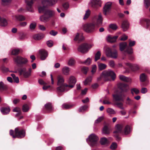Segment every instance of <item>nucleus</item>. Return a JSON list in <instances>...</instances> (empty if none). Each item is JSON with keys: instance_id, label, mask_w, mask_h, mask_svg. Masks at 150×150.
Masks as SVG:
<instances>
[{"instance_id": "f257e3e1", "label": "nucleus", "mask_w": 150, "mask_h": 150, "mask_svg": "<svg viewBox=\"0 0 150 150\" xmlns=\"http://www.w3.org/2000/svg\"><path fill=\"white\" fill-rule=\"evenodd\" d=\"M13 60L15 64L18 67H20L18 70L20 75H22L25 78H28L31 76L32 69L30 68L27 70L26 68L23 67L27 64L28 61L27 59L20 56H18L13 57Z\"/></svg>"}, {"instance_id": "f03ea898", "label": "nucleus", "mask_w": 150, "mask_h": 150, "mask_svg": "<svg viewBox=\"0 0 150 150\" xmlns=\"http://www.w3.org/2000/svg\"><path fill=\"white\" fill-rule=\"evenodd\" d=\"M118 88L119 91L112 95L115 103L117 102L123 101L124 98L126 95L125 93L129 89L127 84L122 83L119 84Z\"/></svg>"}, {"instance_id": "7ed1b4c3", "label": "nucleus", "mask_w": 150, "mask_h": 150, "mask_svg": "<svg viewBox=\"0 0 150 150\" xmlns=\"http://www.w3.org/2000/svg\"><path fill=\"white\" fill-rule=\"evenodd\" d=\"M131 131V129L129 125H126L123 128V126L122 125L117 124L116 126V130L113 133L115 134L114 136L116 140H120L121 139V138L119 136L120 134L127 135L130 133Z\"/></svg>"}, {"instance_id": "20e7f679", "label": "nucleus", "mask_w": 150, "mask_h": 150, "mask_svg": "<svg viewBox=\"0 0 150 150\" xmlns=\"http://www.w3.org/2000/svg\"><path fill=\"white\" fill-rule=\"evenodd\" d=\"M38 9L39 13H44V15L40 18L41 21L44 22L47 21L50 18L54 16L55 12L54 11L45 8L44 7H39Z\"/></svg>"}, {"instance_id": "39448f33", "label": "nucleus", "mask_w": 150, "mask_h": 150, "mask_svg": "<svg viewBox=\"0 0 150 150\" xmlns=\"http://www.w3.org/2000/svg\"><path fill=\"white\" fill-rule=\"evenodd\" d=\"M115 74L112 71L105 70L103 71L100 76L97 78V80L100 81L103 79L105 81H108L110 80L111 79L114 80L115 79Z\"/></svg>"}, {"instance_id": "423d86ee", "label": "nucleus", "mask_w": 150, "mask_h": 150, "mask_svg": "<svg viewBox=\"0 0 150 150\" xmlns=\"http://www.w3.org/2000/svg\"><path fill=\"white\" fill-rule=\"evenodd\" d=\"M57 85L59 86L57 88L58 92H62L68 90V85L64 83V80L63 76L61 75H58L57 77Z\"/></svg>"}, {"instance_id": "0eeeda50", "label": "nucleus", "mask_w": 150, "mask_h": 150, "mask_svg": "<svg viewBox=\"0 0 150 150\" xmlns=\"http://www.w3.org/2000/svg\"><path fill=\"white\" fill-rule=\"evenodd\" d=\"M10 134L13 138L17 137L18 138H21L24 137L25 136V132L23 129H19L18 128H16L14 131L13 130L10 131Z\"/></svg>"}, {"instance_id": "6e6552de", "label": "nucleus", "mask_w": 150, "mask_h": 150, "mask_svg": "<svg viewBox=\"0 0 150 150\" xmlns=\"http://www.w3.org/2000/svg\"><path fill=\"white\" fill-rule=\"evenodd\" d=\"M92 46V45H91L84 43L79 46L78 50L79 51L82 53H85L87 52Z\"/></svg>"}, {"instance_id": "1a4fd4ad", "label": "nucleus", "mask_w": 150, "mask_h": 150, "mask_svg": "<svg viewBox=\"0 0 150 150\" xmlns=\"http://www.w3.org/2000/svg\"><path fill=\"white\" fill-rule=\"evenodd\" d=\"M95 25L93 23H89L85 24L83 26L85 31L88 33H92L95 30Z\"/></svg>"}, {"instance_id": "9d476101", "label": "nucleus", "mask_w": 150, "mask_h": 150, "mask_svg": "<svg viewBox=\"0 0 150 150\" xmlns=\"http://www.w3.org/2000/svg\"><path fill=\"white\" fill-rule=\"evenodd\" d=\"M90 145L93 147L96 146L99 138L95 134H92L89 137Z\"/></svg>"}, {"instance_id": "9b49d317", "label": "nucleus", "mask_w": 150, "mask_h": 150, "mask_svg": "<svg viewBox=\"0 0 150 150\" xmlns=\"http://www.w3.org/2000/svg\"><path fill=\"white\" fill-rule=\"evenodd\" d=\"M106 54L107 56L110 57L112 58H117L118 54L117 51L115 50H112L109 48H107L106 49Z\"/></svg>"}, {"instance_id": "f8f14e48", "label": "nucleus", "mask_w": 150, "mask_h": 150, "mask_svg": "<svg viewBox=\"0 0 150 150\" xmlns=\"http://www.w3.org/2000/svg\"><path fill=\"white\" fill-rule=\"evenodd\" d=\"M57 2V0H42V6L39 7H44L46 8L47 6H50L55 4Z\"/></svg>"}, {"instance_id": "ddd939ff", "label": "nucleus", "mask_w": 150, "mask_h": 150, "mask_svg": "<svg viewBox=\"0 0 150 150\" xmlns=\"http://www.w3.org/2000/svg\"><path fill=\"white\" fill-rule=\"evenodd\" d=\"M135 44V41L130 40L129 42V46H127V48L125 50V52L129 54H132L133 53V50L132 47Z\"/></svg>"}, {"instance_id": "4468645a", "label": "nucleus", "mask_w": 150, "mask_h": 150, "mask_svg": "<svg viewBox=\"0 0 150 150\" xmlns=\"http://www.w3.org/2000/svg\"><path fill=\"white\" fill-rule=\"evenodd\" d=\"M129 24L127 20H124L122 21L121 24V28L123 31H127L129 29Z\"/></svg>"}, {"instance_id": "2eb2a0df", "label": "nucleus", "mask_w": 150, "mask_h": 150, "mask_svg": "<svg viewBox=\"0 0 150 150\" xmlns=\"http://www.w3.org/2000/svg\"><path fill=\"white\" fill-rule=\"evenodd\" d=\"M101 1L100 0H92L91 1V6L94 9H97L101 6Z\"/></svg>"}, {"instance_id": "dca6fc26", "label": "nucleus", "mask_w": 150, "mask_h": 150, "mask_svg": "<svg viewBox=\"0 0 150 150\" xmlns=\"http://www.w3.org/2000/svg\"><path fill=\"white\" fill-rule=\"evenodd\" d=\"M76 82V80L75 77L73 76H71L70 77L69 80V84L68 85V89H69L68 88H73Z\"/></svg>"}, {"instance_id": "f3484780", "label": "nucleus", "mask_w": 150, "mask_h": 150, "mask_svg": "<svg viewBox=\"0 0 150 150\" xmlns=\"http://www.w3.org/2000/svg\"><path fill=\"white\" fill-rule=\"evenodd\" d=\"M112 3L109 2L107 3L103 8V13L104 15H106V13L110 11Z\"/></svg>"}, {"instance_id": "a211bd4d", "label": "nucleus", "mask_w": 150, "mask_h": 150, "mask_svg": "<svg viewBox=\"0 0 150 150\" xmlns=\"http://www.w3.org/2000/svg\"><path fill=\"white\" fill-rule=\"evenodd\" d=\"M35 0H25L27 4V8L30 11L32 12V6Z\"/></svg>"}, {"instance_id": "6ab92c4d", "label": "nucleus", "mask_w": 150, "mask_h": 150, "mask_svg": "<svg viewBox=\"0 0 150 150\" xmlns=\"http://www.w3.org/2000/svg\"><path fill=\"white\" fill-rule=\"evenodd\" d=\"M40 59L44 60L47 57L48 54L47 52L44 50H40L39 51Z\"/></svg>"}, {"instance_id": "aec40b11", "label": "nucleus", "mask_w": 150, "mask_h": 150, "mask_svg": "<svg viewBox=\"0 0 150 150\" xmlns=\"http://www.w3.org/2000/svg\"><path fill=\"white\" fill-rule=\"evenodd\" d=\"M126 64L133 71H136L139 69L138 66L135 64H132L129 63H127Z\"/></svg>"}, {"instance_id": "412c9836", "label": "nucleus", "mask_w": 150, "mask_h": 150, "mask_svg": "<svg viewBox=\"0 0 150 150\" xmlns=\"http://www.w3.org/2000/svg\"><path fill=\"white\" fill-rule=\"evenodd\" d=\"M118 38V36H112L109 35L108 37L107 40L110 43H113L116 42Z\"/></svg>"}, {"instance_id": "4be33fe9", "label": "nucleus", "mask_w": 150, "mask_h": 150, "mask_svg": "<svg viewBox=\"0 0 150 150\" xmlns=\"http://www.w3.org/2000/svg\"><path fill=\"white\" fill-rule=\"evenodd\" d=\"M45 106L46 110L48 112H52L53 110V108L51 103H47L45 105Z\"/></svg>"}, {"instance_id": "5701e85b", "label": "nucleus", "mask_w": 150, "mask_h": 150, "mask_svg": "<svg viewBox=\"0 0 150 150\" xmlns=\"http://www.w3.org/2000/svg\"><path fill=\"white\" fill-rule=\"evenodd\" d=\"M127 47V43L126 42H121L120 43V49L121 51H123L125 49L126 50Z\"/></svg>"}, {"instance_id": "b1692460", "label": "nucleus", "mask_w": 150, "mask_h": 150, "mask_svg": "<svg viewBox=\"0 0 150 150\" xmlns=\"http://www.w3.org/2000/svg\"><path fill=\"white\" fill-rule=\"evenodd\" d=\"M119 78L120 80L125 82H129L131 81V79L130 78L122 75H120L119 76Z\"/></svg>"}, {"instance_id": "393cba45", "label": "nucleus", "mask_w": 150, "mask_h": 150, "mask_svg": "<svg viewBox=\"0 0 150 150\" xmlns=\"http://www.w3.org/2000/svg\"><path fill=\"white\" fill-rule=\"evenodd\" d=\"M119 78L120 80L125 82H129L131 81V79L130 78L122 75H120L119 76Z\"/></svg>"}, {"instance_id": "a878e982", "label": "nucleus", "mask_w": 150, "mask_h": 150, "mask_svg": "<svg viewBox=\"0 0 150 150\" xmlns=\"http://www.w3.org/2000/svg\"><path fill=\"white\" fill-rule=\"evenodd\" d=\"M1 111L3 114L6 115L9 112L10 109L8 107H4L1 109Z\"/></svg>"}, {"instance_id": "bb28decb", "label": "nucleus", "mask_w": 150, "mask_h": 150, "mask_svg": "<svg viewBox=\"0 0 150 150\" xmlns=\"http://www.w3.org/2000/svg\"><path fill=\"white\" fill-rule=\"evenodd\" d=\"M44 37V35L42 33H38L34 35L33 36L34 39L36 40H39Z\"/></svg>"}, {"instance_id": "cd10ccee", "label": "nucleus", "mask_w": 150, "mask_h": 150, "mask_svg": "<svg viewBox=\"0 0 150 150\" xmlns=\"http://www.w3.org/2000/svg\"><path fill=\"white\" fill-rule=\"evenodd\" d=\"M84 39V37L82 35H80L79 33H77L74 39L75 41L78 40L79 42H81Z\"/></svg>"}, {"instance_id": "c85d7f7f", "label": "nucleus", "mask_w": 150, "mask_h": 150, "mask_svg": "<svg viewBox=\"0 0 150 150\" xmlns=\"http://www.w3.org/2000/svg\"><path fill=\"white\" fill-rule=\"evenodd\" d=\"M7 86L4 84L3 82H0V91L2 92L6 91L7 89Z\"/></svg>"}, {"instance_id": "c756f323", "label": "nucleus", "mask_w": 150, "mask_h": 150, "mask_svg": "<svg viewBox=\"0 0 150 150\" xmlns=\"http://www.w3.org/2000/svg\"><path fill=\"white\" fill-rule=\"evenodd\" d=\"M103 133L105 135H108L110 134V129L107 125H105L103 127Z\"/></svg>"}, {"instance_id": "7c9ffc66", "label": "nucleus", "mask_w": 150, "mask_h": 150, "mask_svg": "<svg viewBox=\"0 0 150 150\" xmlns=\"http://www.w3.org/2000/svg\"><path fill=\"white\" fill-rule=\"evenodd\" d=\"M8 24V22L4 18H1L0 20V25L3 26L5 27Z\"/></svg>"}, {"instance_id": "2f4dec72", "label": "nucleus", "mask_w": 150, "mask_h": 150, "mask_svg": "<svg viewBox=\"0 0 150 150\" xmlns=\"http://www.w3.org/2000/svg\"><path fill=\"white\" fill-rule=\"evenodd\" d=\"M103 18L101 14H99L98 16V17L97 19L96 24L98 26H99L102 23Z\"/></svg>"}, {"instance_id": "473e14b6", "label": "nucleus", "mask_w": 150, "mask_h": 150, "mask_svg": "<svg viewBox=\"0 0 150 150\" xmlns=\"http://www.w3.org/2000/svg\"><path fill=\"white\" fill-rule=\"evenodd\" d=\"M108 140L105 137H103L100 139V143L102 145H105L108 144Z\"/></svg>"}, {"instance_id": "72a5a7b5", "label": "nucleus", "mask_w": 150, "mask_h": 150, "mask_svg": "<svg viewBox=\"0 0 150 150\" xmlns=\"http://www.w3.org/2000/svg\"><path fill=\"white\" fill-rule=\"evenodd\" d=\"M107 67V65L105 64L100 63L98 64V69L99 71H102L105 69Z\"/></svg>"}, {"instance_id": "f704fd0d", "label": "nucleus", "mask_w": 150, "mask_h": 150, "mask_svg": "<svg viewBox=\"0 0 150 150\" xmlns=\"http://www.w3.org/2000/svg\"><path fill=\"white\" fill-rule=\"evenodd\" d=\"M15 17L17 20L20 21H22L25 20V17L22 15H18L15 16Z\"/></svg>"}, {"instance_id": "c9c22d12", "label": "nucleus", "mask_w": 150, "mask_h": 150, "mask_svg": "<svg viewBox=\"0 0 150 150\" xmlns=\"http://www.w3.org/2000/svg\"><path fill=\"white\" fill-rule=\"evenodd\" d=\"M62 71L64 74L67 75L69 74V69L68 67H65L63 68Z\"/></svg>"}, {"instance_id": "e433bc0d", "label": "nucleus", "mask_w": 150, "mask_h": 150, "mask_svg": "<svg viewBox=\"0 0 150 150\" xmlns=\"http://www.w3.org/2000/svg\"><path fill=\"white\" fill-rule=\"evenodd\" d=\"M20 51V50L19 49H13L11 52V54L14 55H17L19 54Z\"/></svg>"}, {"instance_id": "4c0bfd02", "label": "nucleus", "mask_w": 150, "mask_h": 150, "mask_svg": "<svg viewBox=\"0 0 150 150\" xmlns=\"http://www.w3.org/2000/svg\"><path fill=\"white\" fill-rule=\"evenodd\" d=\"M115 104L117 105L118 108L120 109L124 110V107L123 106V103L120 102H117L115 103Z\"/></svg>"}, {"instance_id": "58836bf2", "label": "nucleus", "mask_w": 150, "mask_h": 150, "mask_svg": "<svg viewBox=\"0 0 150 150\" xmlns=\"http://www.w3.org/2000/svg\"><path fill=\"white\" fill-rule=\"evenodd\" d=\"M29 108L28 105L27 104H25L23 105L22 110L23 112H27L29 110Z\"/></svg>"}, {"instance_id": "ea45409f", "label": "nucleus", "mask_w": 150, "mask_h": 150, "mask_svg": "<svg viewBox=\"0 0 150 150\" xmlns=\"http://www.w3.org/2000/svg\"><path fill=\"white\" fill-rule=\"evenodd\" d=\"M146 76L144 73L142 74L140 76V79L142 82H144L146 80Z\"/></svg>"}, {"instance_id": "a19ab883", "label": "nucleus", "mask_w": 150, "mask_h": 150, "mask_svg": "<svg viewBox=\"0 0 150 150\" xmlns=\"http://www.w3.org/2000/svg\"><path fill=\"white\" fill-rule=\"evenodd\" d=\"M142 20L143 22L146 23V28L148 29L150 25V20L147 19H143Z\"/></svg>"}, {"instance_id": "79ce46f5", "label": "nucleus", "mask_w": 150, "mask_h": 150, "mask_svg": "<svg viewBox=\"0 0 150 150\" xmlns=\"http://www.w3.org/2000/svg\"><path fill=\"white\" fill-rule=\"evenodd\" d=\"M109 28L113 30H116L118 28L117 26L115 24H111L109 25Z\"/></svg>"}, {"instance_id": "37998d69", "label": "nucleus", "mask_w": 150, "mask_h": 150, "mask_svg": "<svg viewBox=\"0 0 150 150\" xmlns=\"http://www.w3.org/2000/svg\"><path fill=\"white\" fill-rule=\"evenodd\" d=\"M101 53L100 51H98L95 55V61H97L100 59Z\"/></svg>"}, {"instance_id": "c03bdc74", "label": "nucleus", "mask_w": 150, "mask_h": 150, "mask_svg": "<svg viewBox=\"0 0 150 150\" xmlns=\"http://www.w3.org/2000/svg\"><path fill=\"white\" fill-rule=\"evenodd\" d=\"M90 11L88 9L86 11V13L83 18L84 20H86L88 18L90 14Z\"/></svg>"}, {"instance_id": "a18cd8bd", "label": "nucleus", "mask_w": 150, "mask_h": 150, "mask_svg": "<svg viewBox=\"0 0 150 150\" xmlns=\"http://www.w3.org/2000/svg\"><path fill=\"white\" fill-rule=\"evenodd\" d=\"M73 105H70L67 104L65 103L63 104L62 105V108L66 109L70 108L72 107Z\"/></svg>"}, {"instance_id": "49530a36", "label": "nucleus", "mask_w": 150, "mask_h": 150, "mask_svg": "<svg viewBox=\"0 0 150 150\" xmlns=\"http://www.w3.org/2000/svg\"><path fill=\"white\" fill-rule=\"evenodd\" d=\"M92 79V78L91 76H90L86 78L84 81V85H87L88 82H91V81Z\"/></svg>"}, {"instance_id": "de8ad7c7", "label": "nucleus", "mask_w": 150, "mask_h": 150, "mask_svg": "<svg viewBox=\"0 0 150 150\" xmlns=\"http://www.w3.org/2000/svg\"><path fill=\"white\" fill-rule=\"evenodd\" d=\"M145 7L148 8L150 6V0H144Z\"/></svg>"}, {"instance_id": "09e8293b", "label": "nucleus", "mask_w": 150, "mask_h": 150, "mask_svg": "<svg viewBox=\"0 0 150 150\" xmlns=\"http://www.w3.org/2000/svg\"><path fill=\"white\" fill-rule=\"evenodd\" d=\"M11 0H1V4L3 5L6 6L10 3Z\"/></svg>"}, {"instance_id": "8fccbe9b", "label": "nucleus", "mask_w": 150, "mask_h": 150, "mask_svg": "<svg viewBox=\"0 0 150 150\" xmlns=\"http://www.w3.org/2000/svg\"><path fill=\"white\" fill-rule=\"evenodd\" d=\"M88 106L87 105H85L81 107L79 109V112H83L87 108H88Z\"/></svg>"}, {"instance_id": "3c124183", "label": "nucleus", "mask_w": 150, "mask_h": 150, "mask_svg": "<svg viewBox=\"0 0 150 150\" xmlns=\"http://www.w3.org/2000/svg\"><path fill=\"white\" fill-rule=\"evenodd\" d=\"M62 6L64 9L67 10L69 8V4L68 2H65L62 4Z\"/></svg>"}, {"instance_id": "603ef678", "label": "nucleus", "mask_w": 150, "mask_h": 150, "mask_svg": "<svg viewBox=\"0 0 150 150\" xmlns=\"http://www.w3.org/2000/svg\"><path fill=\"white\" fill-rule=\"evenodd\" d=\"M131 93L134 94L133 92H134L136 94H138L139 93V90L136 88H133L131 90Z\"/></svg>"}, {"instance_id": "864d4df0", "label": "nucleus", "mask_w": 150, "mask_h": 150, "mask_svg": "<svg viewBox=\"0 0 150 150\" xmlns=\"http://www.w3.org/2000/svg\"><path fill=\"white\" fill-rule=\"evenodd\" d=\"M105 99L104 100L103 102V104H111V103L108 100H109V98L108 97L105 96Z\"/></svg>"}, {"instance_id": "5fc2aeb1", "label": "nucleus", "mask_w": 150, "mask_h": 150, "mask_svg": "<svg viewBox=\"0 0 150 150\" xmlns=\"http://www.w3.org/2000/svg\"><path fill=\"white\" fill-rule=\"evenodd\" d=\"M133 100L130 99L129 97H128L126 100V104L129 105L132 104Z\"/></svg>"}, {"instance_id": "6e6d98bb", "label": "nucleus", "mask_w": 150, "mask_h": 150, "mask_svg": "<svg viewBox=\"0 0 150 150\" xmlns=\"http://www.w3.org/2000/svg\"><path fill=\"white\" fill-rule=\"evenodd\" d=\"M107 111L110 114H115V112L113 109L110 108H108Z\"/></svg>"}, {"instance_id": "4d7b16f0", "label": "nucleus", "mask_w": 150, "mask_h": 150, "mask_svg": "<svg viewBox=\"0 0 150 150\" xmlns=\"http://www.w3.org/2000/svg\"><path fill=\"white\" fill-rule=\"evenodd\" d=\"M91 63V59L89 58H88L84 62H81V63L82 64H84L86 65H89Z\"/></svg>"}, {"instance_id": "13d9d810", "label": "nucleus", "mask_w": 150, "mask_h": 150, "mask_svg": "<svg viewBox=\"0 0 150 150\" xmlns=\"http://www.w3.org/2000/svg\"><path fill=\"white\" fill-rule=\"evenodd\" d=\"M117 144L115 143H113L111 144L110 148L112 150H114L117 148Z\"/></svg>"}, {"instance_id": "bf43d9fd", "label": "nucleus", "mask_w": 150, "mask_h": 150, "mask_svg": "<svg viewBox=\"0 0 150 150\" xmlns=\"http://www.w3.org/2000/svg\"><path fill=\"white\" fill-rule=\"evenodd\" d=\"M75 62V60L71 58L69 61L68 65L70 66H72L74 64Z\"/></svg>"}, {"instance_id": "052dcab7", "label": "nucleus", "mask_w": 150, "mask_h": 150, "mask_svg": "<svg viewBox=\"0 0 150 150\" xmlns=\"http://www.w3.org/2000/svg\"><path fill=\"white\" fill-rule=\"evenodd\" d=\"M88 70V68L86 67H83L81 69L82 71L85 74H86L87 73Z\"/></svg>"}, {"instance_id": "680f3d73", "label": "nucleus", "mask_w": 150, "mask_h": 150, "mask_svg": "<svg viewBox=\"0 0 150 150\" xmlns=\"http://www.w3.org/2000/svg\"><path fill=\"white\" fill-rule=\"evenodd\" d=\"M53 42L52 40H49L47 42V44L49 47H51L53 45Z\"/></svg>"}, {"instance_id": "e2e57ef3", "label": "nucleus", "mask_w": 150, "mask_h": 150, "mask_svg": "<svg viewBox=\"0 0 150 150\" xmlns=\"http://www.w3.org/2000/svg\"><path fill=\"white\" fill-rule=\"evenodd\" d=\"M109 66L112 67H114L115 66V62L113 60L109 61Z\"/></svg>"}, {"instance_id": "0e129e2a", "label": "nucleus", "mask_w": 150, "mask_h": 150, "mask_svg": "<svg viewBox=\"0 0 150 150\" xmlns=\"http://www.w3.org/2000/svg\"><path fill=\"white\" fill-rule=\"evenodd\" d=\"M36 26V24L35 23H31L30 25V28L31 30L34 29Z\"/></svg>"}, {"instance_id": "69168bd1", "label": "nucleus", "mask_w": 150, "mask_h": 150, "mask_svg": "<svg viewBox=\"0 0 150 150\" xmlns=\"http://www.w3.org/2000/svg\"><path fill=\"white\" fill-rule=\"evenodd\" d=\"M97 67L96 65H93V66L92 67V69L91 71V72L93 74L94 73L96 70Z\"/></svg>"}, {"instance_id": "338daca9", "label": "nucleus", "mask_w": 150, "mask_h": 150, "mask_svg": "<svg viewBox=\"0 0 150 150\" xmlns=\"http://www.w3.org/2000/svg\"><path fill=\"white\" fill-rule=\"evenodd\" d=\"M39 83L41 85H46L47 84L42 79H39L38 80Z\"/></svg>"}, {"instance_id": "774afa93", "label": "nucleus", "mask_w": 150, "mask_h": 150, "mask_svg": "<svg viewBox=\"0 0 150 150\" xmlns=\"http://www.w3.org/2000/svg\"><path fill=\"white\" fill-rule=\"evenodd\" d=\"M103 120V117H99L95 121V123H98L100 122Z\"/></svg>"}]
</instances>
